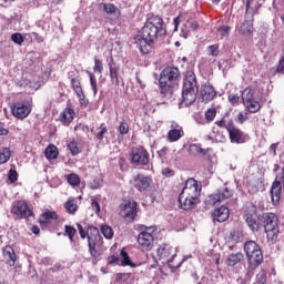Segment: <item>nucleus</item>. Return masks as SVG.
<instances>
[{"label": "nucleus", "mask_w": 284, "mask_h": 284, "mask_svg": "<svg viewBox=\"0 0 284 284\" xmlns=\"http://www.w3.org/2000/svg\"><path fill=\"white\" fill-rule=\"evenodd\" d=\"M159 37H165L163 18L154 16L149 18L142 30L136 33L134 43L141 54H150V52H152L153 43Z\"/></svg>", "instance_id": "obj_1"}, {"label": "nucleus", "mask_w": 284, "mask_h": 284, "mask_svg": "<svg viewBox=\"0 0 284 284\" xmlns=\"http://www.w3.org/2000/svg\"><path fill=\"white\" fill-rule=\"evenodd\" d=\"M202 190L203 185L201 182L194 180V178H189L179 195L178 202L180 210H184L185 212L194 210L201 203Z\"/></svg>", "instance_id": "obj_2"}, {"label": "nucleus", "mask_w": 284, "mask_h": 284, "mask_svg": "<svg viewBox=\"0 0 284 284\" xmlns=\"http://www.w3.org/2000/svg\"><path fill=\"white\" fill-rule=\"evenodd\" d=\"M180 77L181 71H179V68L176 67H166L161 71L159 88L163 97H170L172 94L174 88L179 85Z\"/></svg>", "instance_id": "obj_3"}, {"label": "nucleus", "mask_w": 284, "mask_h": 284, "mask_svg": "<svg viewBox=\"0 0 284 284\" xmlns=\"http://www.w3.org/2000/svg\"><path fill=\"white\" fill-rule=\"evenodd\" d=\"M158 257L162 263L169 265L170 270H179L187 258L192 256H184L181 260H178L176 256L179 254V247H173L170 244L160 245L156 251Z\"/></svg>", "instance_id": "obj_4"}, {"label": "nucleus", "mask_w": 284, "mask_h": 284, "mask_svg": "<svg viewBox=\"0 0 284 284\" xmlns=\"http://www.w3.org/2000/svg\"><path fill=\"white\" fill-rule=\"evenodd\" d=\"M77 227L81 239H85V236L88 237L89 252L93 258H97V256H99V251L97 250L103 247V237L101 236L99 229L89 226L88 230H85L81 224H77Z\"/></svg>", "instance_id": "obj_5"}, {"label": "nucleus", "mask_w": 284, "mask_h": 284, "mask_svg": "<svg viewBox=\"0 0 284 284\" xmlns=\"http://www.w3.org/2000/svg\"><path fill=\"white\" fill-rule=\"evenodd\" d=\"M196 94H199V84L196 82V75L193 72L186 74L182 89V102L181 105H192L196 101Z\"/></svg>", "instance_id": "obj_6"}, {"label": "nucleus", "mask_w": 284, "mask_h": 284, "mask_svg": "<svg viewBox=\"0 0 284 284\" xmlns=\"http://www.w3.org/2000/svg\"><path fill=\"white\" fill-rule=\"evenodd\" d=\"M264 221V231L267 236V241L276 243L278 241V234H281V227L278 226V216L274 213H266L262 216Z\"/></svg>", "instance_id": "obj_7"}, {"label": "nucleus", "mask_w": 284, "mask_h": 284, "mask_svg": "<svg viewBox=\"0 0 284 284\" xmlns=\"http://www.w3.org/2000/svg\"><path fill=\"white\" fill-rule=\"evenodd\" d=\"M242 101L245 110L251 114H256L261 110V95L256 93V90L246 88L242 92Z\"/></svg>", "instance_id": "obj_8"}, {"label": "nucleus", "mask_w": 284, "mask_h": 284, "mask_svg": "<svg viewBox=\"0 0 284 284\" xmlns=\"http://www.w3.org/2000/svg\"><path fill=\"white\" fill-rule=\"evenodd\" d=\"M244 252L248 258V265H251V267H258V265L263 263V251H261L258 243L247 241L244 244Z\"/></svg>", "instance_id": "obj_9"}, {"label": "nucleus", "mask_w": 284, "mask_h": 284, "mask_svg": "<svg viewBox=\"0 0 284 284\" xmlns=\"http://www.w3.org/2000/svg\"><path fill=\"white\" fill-rule=\"evenodd\" d=\"M30 112H32V104L30 101H19L11 105V113L16 119H28V116H30Z\"/></svg>", "instance_id": "obj_10"}, {"label": "nucleus", "mask_w": 284, "mask_h": 284, "mask_svg": "<svg viewBox=\"0 0 284 284\" xmlns=\"http://www.w3.org/2000/svg\"><path fill=\"white\" fill-rule=\"evenodd\" d=\"M138 243L142 250L150 252L154 247V227H146L138 235Z\"/></svg>", "instance_id": "obj_11"}, {"label": "nucleus", "mask_w": 284, "mask_h": 284, "mask_svg": "<svg viewBox=\"0 0 284 284\" xmlns=\"http://www.w3.org/2000/svg\"><path fill=\"white\" fill-rule=\"evenodd\" d=\"M131 163L134 165H148L150 153L143 146H138L131 151Z\"/></svg>", "instance_id": "obj_12"}, {"label": "nucleus", "mask_w": 284, "mask_h": 284, "mask_svg": "<svg viewBox=\"0 0 284 284\" xmlns=\"http://www.w3.org/2000/svg\"><path fill=\"white\" fill-rule=\"evenodd\" d=\"M11 214H13L16 219H28L32 216V210L28 206L27 201H17L12 204Z\"/></svg>", "instance_id": "obj_13"}, {"label": "nucleus", "mask_w": 284, "mask_h": 284, "mask_svg": "<svg viewBox=\"0 0 284 284\" xmlns=\"http://www.w3.org/2000/svg\"><path fill=\"white\" fill-rule=\"evenodd\" d=\"M120 214L125 221H134L136 219V203L134 200H126L120 205Z\"/></svg>", "instance_id": "obj_14"}, {"label": "nucleus", "mask_w": 284, "mask_h": 284, "mask_svg": "<svg viewBox=\"0 0 284 284\" xmlns=\"http://www.w3.org/2000/svg\"><path fill=\"white\" fill-rule=\"evenodd\" d=\"M227 132H229V139L231 143H247L250 141V136L245 134L241 129L236 128V125L233 124H227Z\"/></svg>", "instance_id": "obj_15"}, {"label": "nucleus", "mask_w": 284, "mask_h": 284, "mask_svg": "<svg viewBox=\"0 0 284 284\" xmlns=\"http://www.w3.org/2000/svg\"><path fill=\"white\" fill-rule=\"evenodd\" d=\"M183 136H185L183 126H181L179 122L172 121L170 124V130L166 134L168 141H170V143H176V141H180L181 139H183Z\"/></svg>", "instance_id": "obj_16"}, {"label": "nucleus", "mask_w": 284, "mask_h": 284, "mask_svg": "<svg viewBox=\"0 0 284 284\" xmlns=\"http://www.w3.org/2000/svg\"><path fill=\"white\" fill-rule=\"evenodd\" d=\"M133 185L138 192H148V189L152 185V178L138 174L133 178Z\"/></svg>", "instance_id": "obj_17"}, {"label": "nucleus", "mask_w": 284, "mask_h": 284, "mask_svg": "<svg viewBox=\"0 0 284 284\" xmlns=\"http://www.w3.org/2000/svg\"><path fill=\"white\" fill-rule=\"evenodd\" d=\"M232 196V191L227 189L220 190L217 193L209 195L206 197L207 205H216V203H221L222 201H226Z\"/></svg>", "instance_id": "obj_18"}, {"label": "nucleus", "mask_w": 284, "mask_h": 284, "mask_svg": "<svg viewBox=\"0 0 284 284\" xmlns=\"http://www.w3.org/2000/svg\"><path fill=\"white\" fill-rule=\"evenodd\" d=\"M282 190H283V184L281 183V179L276 176L271 187V199H272L273 205H278V203L281 202Z\"/></svg>", "instance_id": "obj_19"}, {"label": "nucleus", "mask_w": 284, "mask_h": 284, "mask_svg": "<svg viewBox=\"0 0 284 284\" xmlns=\"http://www.w3.org/2000/svg\"><path fill=\"white\" fill-rule=\"evenodd\" d=\"M244 219L251 231L258 232V230H261V216H258V214L246 213Z\"/></svg>", "instance_id": "obj_20"}, {"label": "nucleus", "mask_w": 284, "mask_h": 284, "mask_svg": "<svg viewBox=\"0 0 284 284\" xmlns=\"http://www.w3.org/2000/svg\"><path fill=\"white\" fill-rule=\"evenodd\" d=\"M201 95L202 100L205 101V103H210V101H214L216 97V90L212 84L206 82L202 85Z\"/></svg>", "instance_id": "obj_21"}, {"label": "nucleus", "mask_w": 284, "mask_h": 284, "mask_svg": "<svg viewBox=\"0 0 284 284\" xmlns=\"http://www.w3.org/2000/svg\"><path fill=\"white\" fill-rule=\"evenodd\" d=\"M243 261H245L243 252L231 253L225 258V265L226 267H235V265L243 263Z\"/></svg>", "instance_id": "obj_22"}, {"label": "nucleus", "mask_w": 284, "mask_h": 284, "mask_svg": "<svg viewBox=\"0 0 284 284\" xmlns=\"http://www.w3.org/2000/svg\"><path fill=\"white\" fill-rule=\"evenodd\" d=\"M213 220L217 223H225L226 219H230V209L221 206L213 212Z\"/></svg>", "instance_id": "obj_23"}, {"label": "nucleus", "mask_w": 284, "mask_h": 284, "mask_svg": "<svg viewBox=\"0 0 284 284\" xmlns=\"http://www.w3.org/2000/svg\"><path fill=\"white\" fill-rule=\"evenodd\" d=\"M59 219V214L55 211H45L40 216V224L41 225H50L52 221H57Z\"/></svg>", "instance_id": "obj_24"}, {"label": "nucleus", "mask_w": 284, "mask_h": 284, "mask_svg": "<svg viewBox=\"0 0 284 284\" xmlns=\"http://www.w3.org/2000/svg\"><path fill=\"white\" fill-rule=\"evenodd\" d=\"M109 72H110V79L112 83H115V85H119V65H116V62H114L113 58H111L109 62Z\"/></svg>", "instance_id": "obj_25"}, {"label": "nucleus", "mask_w": 284, "mask_h": 284, "mask_svg": "<svg viewBox=\"0 0 284 284\" xmlns=\"http://www.w3.org/2000/svg\"><path fill=\"white\" fill-rule=\"evenodd\" d=\"M3 257L7 263L12 267L17 263V254H14V248L11 246H6L2 251Z\"/></svg>", "instance_id": "obj_26"}, {"label": "nucleus", "mask_w": 284, "mask_h": 284, "mask_svg": "<svg viewBox=\"0 0 284 284\" xmlns=\"http://www.w3.org/2000/svg\"><path fill=\"white\" fill-rule=\"evenodd\" d=\"M60 121L63 123V125H70V123L74 121V111L70 108L64 109L60 113Z\"/></svg>", "instance_id": "obj_27"}, {"label": "nucleus", "mask_w": 284, "mask_h": 284, "mask_svg": "<svg viewBox=\"0 0 284 284\" xmlns=\"http://www.w3.org/2000/svg\"><path fill=\"white\" fill-rule=\"evenodd\" d=\"M263 190H265V184L261 179L254 180L248 184V192H251V194H256V192H263Z\"/></svg>", "instance_id": "obj_28"}, {"label": "nucleus", "mask_w": 284, "mask_h": 284, "mask_svg": "<svg viewBox=\"0 0 284 284\" xmlns=\"http://www.w3.org/2000/svg\"><path fill=\"white\" fill-rule=\"evenodd\" d=\"M44 155L49 161H54V159L59 156V149L55 145L50 144L45 148Z\"/></svg>", "instance_id": "obj_29"}, {"label": "nucleus", "mask_w": 284, "mask_h": 284, "mask_svg": "<svg viewBox=\"0 0 284 284\" xmlns=\"http://www.w3.org/2000/svg\"><path fill=\"white\" fill-rule=\"evenodd\" d=\"M185 28L186 30H182V33L184 39H187V37L190 36V32H194L199 29V22L194 20L187 21L185 23Z\"/></svg>", "instance_id": "obj_30"}, {"label": "nucleus", "mask_w": 284, "mask_h": 284, "mask_svg": "<svg viewBox=\"0 0 284 284\" xmlns=\"http://www.w3.org/2000/svg\"><path fill=\"white\" fill-rule=\"evenodd\" d=\"M71 88L75 92L77 97H83V89L81 88V81H79V79H71Z\"/></svg>", "instance_id": "obj_31"}, {"label": "nucleus", "mask_w": 284, "mask_h": 284, "mask_svg": "<svg viewBox=\"0 0 284 284\" xmlns=\"http://www.w3.org/2000/svg\"><path fill=\"white\" fill-rule=\"evenodd\" d=\"M10 156H12V151L8 148H3L0 151V165H3V163H8L10 161Z\"/></svg>", "instance_id": "obj_32"}, {"label": "nucleus", "mask_w": 284, "mask_h": 284, "mask_svg": "<svg viewBox=\"0 0 284 284\" xmlns=\"http://www.w3.org/2000/svg\"><path fill=\"white\" fill-rule=\"evenodd\" d=\"M67 181L72 187H79L81 185V178L77 173H71L67 176Z\"/></svg>", "instance_id": "obj_33"}, {"label": "nucleus", "mask_w": 284, "mask_h": 284, "mask_svg": "<svg viewBox=\"0 0 284 284\" xmlns=\"http://www.w3.org/2000/svg\"><path fill=\"white\" fill-rule=\"evenodd\" d=\"M103 10L106 14H116L118 12V14L121 16V10H119V8L113 3H104Z\"/></svg>", "instance_id": "obj_34"}, {"label": "nucleus", "mask_w": 284, "mask_h": 284, "mask_svg": "<svg viewBox=\"0 0 284 284\" xmlns=\"http://www.w3.org/2000/svg\"><path fill=\"white\" fill-rule=\"evenodd\" d=\"M64 209L67 210L68 214H74L77 210H79V206L74 200H68L64 203Z\"/></svg>", "instance_id": "obj_35"}, {"label": "nucleus", "mask_w": 284, "mask_h": 284, "mask_svg": "<svg viewBox=\"0 0 284 284\" xmlns=\"http://www.w3.org/2000/svg\"><path fill=\"white\" fill-rule=\"evenodd\" d=\"M87 74H89V81L91 89L93 90V94L97 97V92H99V88L97 87V75L90 71H88Z\"/></svg>", "instance_id": "obj_36"}, {"label": "nucleus", "mask_w": 284, "mask_h": 284, "mask_svg": "<svg viewBox=\"0 0 284 284\" xmlns=\"http://www.w3.org/2000/svg\"><path fill=\"white\" fill-rule=\"evenodd\" d=\"M101 202V196L95 195L91 197V207L95 212V214H99L101 212V205L99 204Z\"/></svg>", "instance_id": "obj_37"}, {"label": "nucleus", "mask_w": 284, "mask_h": 284, "mask_svg": "<svg viewBox=\"0 0 284 284\" xmlns=\"http://www.w3.org/2000/svg\"><path fill=\"white\" fill-rule=\"evenodd\" d=\"M252 30H254V27L252 24L251 21H245L241 28H240V32L241 34H252Z\"/></svg>", "instance_id": "obj_38"}, {"label": "nucleus", "mask_w": 284, "mask_h": 284, "mask_svg": "<svg viewBox=\"0 0 284 284\" xmlns=\"http://www.w3.org/2000/svg\"><path fill=\"white\" fill-rule=\"evenodd\" d=\"M100 230L104 239L110 240L114 237V231L110 227V225H102Z\"/></svg>", "instance_id": "obj_39"}, {"label": "nucleus", "mask_w": 284, "mask_h": 284, "mask_svg": "<svg viewBox=\"0 0 284 284\" xmlns=\"http://www.w3.org/2000/svg\"><path fill=\"white\" fill-rule=\"evenodd\" d=\"M105 134H108V126H105V123H102L98 128V132L95 133V139H98V141H103V136H105Z\"/></svg>", "instance_id": "obj_40"}, {"label": "nucleus", "mask_w": 284, "mask_h": 284, "mask_svg": "<svg viewBox=\"0 0 284 284\" xmlns=\"http://www.w3.org/2000/svg\"><path fill=\"white\" fill-rule=\"evenodd\" d=\"M93 72H97L98 74L103 73V61L99 58H94Z\"/></svg>", "instance_id": "obj_41"}, {"label": "nucleus", "mask_w": 284, "mask_h": 284, "mask_svg": "<svg viewBox=\"0 0 284 284\" xmlns=\"http://www.w3.org/2000/svg\"><path fill=\"white\" fill-rule=\"evenodd\" d=\"M65 234L69 237L70 242L72 243L74 241V234H77V229L70 225L64 226Z\"/></svg>", "instance_id": "obj_42"}, {"label": "nucleus", "mask_w": 284, "mask_h": 284, "mask_svg": "<svg viewBox=\"0 0 284 284\" xmlns=\"http://www.w3.org/2000/svg\"><path fill=\"white\" fill-rule=\"evenodd\" d=\"M119 132L122 135L128 134V132H130V125L128 124V122H125V120H123L120 125H119Z\"/></svg>", "instance_id": "obj_43"}, {"label": "nucleus", "mask_w": 284, "mask_h": 284, "mask_svg": "<svg viewBox=\"0 0 284 284\" xmlns=\"http://www.w3.org/2000/svg\"><path fill=\"white\" fill-rule=\"evenodd\" d=\"M68 149L70 150L72 156H77V154H79V146L77 145V142L74 141L69 142Z\"/></svg>", "instance_id": "obj_44"}, {"label": "nucleus", "mask_w": 284, "mask_h": 284, "mask_svg": "<svg viewBox=\"0 0 284 284\" xmlns=\"http://www.w3.org/2000/svg\"><path fill=\"white\" fill-rule=\"evenodd\" d=\"M121 256H122V265H130L132 266V260H130V255H128V252L124 250L121 251Z\"/></svg>", "instance_id": "obj_45"}, {"label": "nucleus", "mask_w": 284, "mask_h": 284, "mask_svg": "<svg viewBox=\"0 0 284 284\" xmlns=\"http://www.w3.org/2000/svg\"><path fill=\"white\" fill-rule=\"evenodd\" d=\"M11 41H13V43H17V45H21L23 43L24 39L21 33H13L11 36Z\"/></svg>", "instance_id": "obj_46"}, {"label": "nucleus", "mask_w": 284, "mask_h": 284, "mask_svg": "<svg viewBox=\"0 0 284 284\" xmlns=\"http://www.w3.org/2000/svg\"><path fill=\"white\" fill-rule=\"evenodd\" d=\"M206 50L210 57H219V44L209 45Z\"/></svg>", "instance_id": "obj_47"}, {"label": "nucleus", "mask_w": 284, "mask_h": 284, "mask_svg": "<svg viewBox=\"0 0 284 284\" xmlns=\"http://www.w3.org/2000/svg\"><path fill=\"white\" fill-rule=\"evenodd\" d=\"M230 30H232V28H230L229 26H223L217 29V32L220 37H229Z\"/></svg>", "instance_id": "obj_48"}, {"label": "nucleus", "mask_w": 284, "mask_h": 284, "mask_svg": "<svg viewBox=\"0 0 284 284\" xmlns=\"http://www.w3.org/2000/svg\"><path fill=\"white\" fill-rule=\"evenodd\" d=\"M216 116V110L215 109H209L206 112H205V119L206 121H214Z\"/></svg>", "instance_id": "obj_49"}, {"label": "nucleus", "mask_w": 284, "mask_h": 284, "mask_svg": "<svg viewBox=\"0 0 284 284\" xmlns=\"http://www.w3.org/2000/svg\"><path fill=\"white\" fill-rule=\"evenodd\" d=\"M234 123V121L232 120H220L215 122V125H217L219 128H225V130H227V125H232Z\"/></svg>", "instance_id": "obj_50"}, {"label": "nucleus", "mask_w": 284, "mask_h": 284, "mask_svg": "<svg viewBox=\"0 0 284 284\" xmlns=\"http://www.w3.org/2000/svg\"><path fill=\"white\" fill-rule=\"evenodd\" d=\"M190 152H192V154H203V149H201V146L197 144H191Z\"/></svg>", "instance_id": "obj_51"}, {"label": "nucleus", "mask_w": 284, "mask_h": 284, "mask_svg": "<svg viewBox=\"0 0 284 284\" xmlns=\"http://www.w3.org/2000/svg\"><path fill=\"white\" fill-rule=\"evenodd\" d=\"M229 101L232 105H236V103H239V101H241V97H239V94H230Z\"/></svg>", "instance_id": "obj_52"}, {"label": "nucleus", "mask_w": 284, "mask_h": 284, "mask_svg": "<svg viewBox=\"0 0 284 284\" xmlns=\"http://www.w3.org/2000/svg\"><path fill=\"white\" fill-rule=\"evenodd\" d=\"M9 132L8 128H6V123L0 122V136H8Z\"/></svg>", "instance_id": "obj_53"}, {"label": "nucleus", "mask_w": 284, "mask_h": 284, "mask_svg": "<svg viewBox=\"0 0 284 284\" xmlns=\"http://www.w3.org/2000/svg\"><path fill=\"white\" fill-rule=\"evenodd\" d=\"M162 174H163V176H166L168 179H170L171 176H174V170H172L170 168H164L162 170Z\"/></svg>", "instance_id": "obj_54"}, {"label": "nucleus", "mask_w": 284, "mask_h": 284, "mask_svg": "<svg viewBox=\"0 0 284 284\" xmlns=\"http://www.w3.org/2000/svg\"><path fill=\"white\" fill-rule=\"evenodd\" d=\"M276 72H277V74H284V58H282L278 61V65L276 68Z\"/></svg>", "instance_id": "obj_55"}, {"label": "nucleus", "mask_w": 284, "mask_h": 284, "mask_svg": "<svg viewBox=\"0 0 284 284\" xmlns=\"http://www.w3.org/2000/svg\"><path fill=\"white\" fill-rule=\"evenodd\" d=\"M18 176L19 174L14 170L9 171V181H11V183H14Z\"/></svg>", "instance_id": "obj_56"}, {"label": "nucleus", "mask_w": 284, "mask_h": 284, "mask_svg": "<svg viewBox=\"0 0 284 284\" xmlns=\"http://www.w3.org/2000/svg\"><path fill=\"white\" fill-rule=\"evenodd\" d=\"M166 154H168V148H163L160 151H158V156L162 160L165 159Z\"/></svg>", "instance_id": "obj_57"}, {"label": "nucleus", "mask_w": 284, "mask_h": 284, "mask_svg": "<svg viewBox=\"0 0 284 284\" xmlns=\"http://www.w3.org/2000/svg\"><path fill=\"white\" fill-rule=\"evenodd\" d=\"M247 121V116L243 113L237 114V123H245Z\"/></svg>", "instance_id": "obj_58"}, {"label": "nucleus", "mask_w": 284, "mask_h": 284, "mask_svg": "<svg viewBox=\"0 0 284 284\" xmlns=\"http://www.w3.org/2000/svg\"><path fill=\"white\" fill-rule=\"evenodd\" d=\"M79 98V103L80 105H83L84 108L88 106V100H85V95L82 92V97H78Z\"/></svg>", "instance_id": "obj_59"}, {"label": "nucleus", "mask_w": 284, "mask_h": 284, "mask_svg": "<svg viewBox=\"0 0 284 284\" xmlns=\"http://www.w3.org/2000/svg\"><path fill=\"white\" fill-rule=\"evenodd\" d=\"M278 148V144H271L270 151L273 152V155L276 156V150Z\"/></svg>", "instance_id": "obj_60"}, {"label": "nucleus", "mask_w": 284, "mask_h": 284, "mask_svg": "<svg viewBox=\"0 0 284 284\" xmlns=\"http://www.w3.org/2000/svg\"><path fill=\"white\" fill-rule=\"evenodd\" d=\"M173 23H174V32H176V30H179V24L181 23V21L179 20V17L173 20Z\"/></svg>", "instance_id": "obj_61"}, {"label": "nucleus", "mask_w": 284, "mask_h": 284, "mask_svg": "<svg viewBox=\"0 0 284 284\" xmlns=\"http://www.w3.org/2000/svg\"><path fill=\"white\" fill-rule=\"evenodd\" d=\"M31 232H32L33 234H39V232H41V229H39V226H37V225H33V226L31 227Z\"/></svg>", "instance_id": "obj_62"}, {"label": "nucleus", "mask_w": 284, "mask_h": 284, "mask_svg": "<svg viewBox=\"0 0 284 284\" xmlns=\"http://www.w3.org/2000/svg\"><path fill=\"white\" fill-rule=\"evenodd\" d=\"M119 261V257L112 255L109 257V263L112 264V263H116Z\"/></svg>", "instance_id": "obj_63"}, {"label": "nucleus", "mask_w": 284, "mask_h": 284, "mask_svg": "<svg viewBox=\"0 0 284 284\" xmlns=\"http://www.w3.org/2000/svg\"><path fill=\"white\" fill-rule=\"evenodd\" d=\"M135 79H136L138 83H140L141 85H143L142 82H141V78L136 77Z\"/></svg>", "instance_id": "obj_64"}]
</instances>
